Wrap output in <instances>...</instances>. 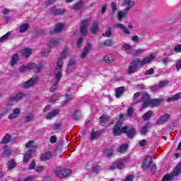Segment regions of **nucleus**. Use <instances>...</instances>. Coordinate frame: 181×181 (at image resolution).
<instances>
[{
    "instance_id": "obj_4",
    "label": "nucleus",
    "mask_w": 181,
    "mask_h": 181,
    "mask_svg": "<svg viewBox=\"0 0 181 181\" xmlns=\"http://www.w3.org/2000/svg\"><path fill=\"white\" fill-rule=\"evenodd\" d=\"M181 173V162L178 163L177 166L174 168L173 173L170 174H166L163 176L162 181H172L176 176H179Z\"/></svg>"
},
{
    "instance_id": "obj_33",
    "label": "nucleus",
    "mask_w": 181,
    "mask_h": 181,
    "mask_svg": "<svg viewBox=\"0 0 181 181\" xmlns=\"http://www.w3.org/2000/svg\"><path fill=\"white\" fill-rule=\"evenodd\" d=\"M91 33H93V35H95L97 32H98V22L95 21L93 22V24L90 28Z\"/></svg>"
},
{
    "instance_id": "obj_16",
    "label": "nucleus",
    "mask_w": 181,
    "mask_h": 181,
    "mask_svg": "<svg viewBox=\"0 0 181 181\" xmlns=\"http://www.w3.org/2000/svg\"><path fill=\"white\" fill-rule=\"evenodd\" d=\"M124 127H127L126 132H124V134H127V136L129 138H134L135 135L136 134V132L135 131V128L134 127H129L127 126H124Z\"/></svg>"
},
{
    "instance_id": "obj_36",
    "label": "nucleus",
    "mask_w": 181,
    "mask_h": 181,
    "mask_svg": "<svg viewBox=\"0 0 181 181\" xmlns=\"http://www.w3.org/2000/svg\"><path fill=\"white\" fill-rule=\"evenodd\" d=\"M103 36H105V37H111V36H112V28H107L105 33H103Z\"/></svg>"
},
{
    "instance_id": "obj_9",
    "label": "nucleus",
    "mask_w": 181,
    "mask_h": 181,
    "mask_svg": "<svg viewBox=\"0 0 181 181\" xmlns=\"http://www.w3.org/2000/svg\"><path fill=\"white\" fill-rule=\"evenodd\" d=\"M54 74L56 77V83L53 84V86L50 88L49 91L51 93H54L56 90H57V87H59V83L60 82V78H62V72L59 74V72H56V71H54Z\"/></svg>"
},
{
    "instance_id": "obj_23",
    "label": "nucleus",
    "mask_w": 181,
    "mask_h": 181,
    "mask_svg": "<svg viewBox=\"0 0 181 181\" xmlns=\"http://www.w3.org/2000/svg\"><path fill=\"white\" fill-rule=\"evenodd\" d=\"M11 139H12V136L9 134H6L5 136L3 137L2 140L0 142V144L6 145V144H9L11 142Z\"/></svg>"
},
{
    "instance_id": "obj_15",
    "label": "nucleus",
    "mask_w": 181,
    "mask_h": 181,
    "mask_svg": "<svg viewBox=\"0 0 181 181\" xmlns=\"http://www.w3.org/2000/svg\"><path fill=\"white\" fill-rule=\"evenodd\" d=\"M35 83H36L35 78H31L30 80L22 83L21 87L23 88H30V87L35 85Z\"/></svg>"
},
{
    "instance_id": "obj_40",
    "label": "nucleus",
    "mask_w": 181,
    "mask_h": 181,
    "mask_svg": "<svg viewBox=\"0 0 181 181\" xmlns=\"http://www.w3.org/2000/svg\"><path fill=\"white\" fill-rule=\"evenodd\" d=\"M175 53H181V45H176L171 51V54H175Z\"/></svg>"
},
{
    "instance_id": "obj_47",
    "label": "nucleus",
    "mask_w": 181,
    "mask_h": 181,
    "mask_svg": "<svg viewBox=\"0 0 181 181\" xmlns=\"http://www.w3.org/2000/svg\"><path fill=\"white\" fill-rule=\"evenodd\" d=\"M33 118H35L34 115H27V116L24 117V122H30V121H32V119H33Z\"/></svg>"
},
{
    "instance_id": "obj_56",
    "label": "nucleus",
    "mask_w": 181,
    "mask_h": 181,
    "mask_svg": "<svg viewBox=\"0 0 181 181\" xmlns=\"http://www.w3.org/2000/svg\"><path fill=\"white\" fill-rule=\"evenodd\" d=\"M117 169H124V163L122 161H119L116 164Z\"/></svg>"
},
{
    "instance_id": "obj_57",
    "label": "nucleus",
    "mask_w": 181,
    "mask_h": 181,
    "mask_svg": "<svg viewBox=\"0 0 181 181\" xmlns=\"http://www.w3.org/2000/svg\"><path fill=\"white\" fill-rule=\"evenodd\" d=\"M35 168H36V163L35 162V160H33L29 165V169L30 170H33V169H35Z\"/></svg>"
},
{
    "instance_id": "obj_27",
    "label": "nucleus",
    "mask_w": 181,
    "mask_h": 181,
    "mask_svg": "<svg viewBox=\"0 0 181 181\" xmlns=\"http://www.w3.org/2000/svg\"><path fill=\"white\" fill-rule=\"evenodd\" d=\"M64 25L62 23H57L55 25L54 31H52L51 33H59V32H62L64 28Z\"/></svg>"
},
{
    "instance_id": "obj_49",
    "label": "nucleus",
    "mask_w": 181,
    "mask_h": 181,
    "mask_svg": "<svg viewBox=\"0 0 181 181\" xmlns=\"http://www.w3.org/2000/svg\"><path fill=\"white\" fill-rule=\"evenodd\" d=\"M11 36V32H8L4 35L0 37V42H4V40H6Z\"/></svg>"
},
{
    "instance_id": "obj_20",
    "label": "nucleus",
    "mask_w": 181,
    "mask_h": 181,
    "mask_svg": "<svg viewBox=\"0 0 181 181\" xmlns=\"http://www.w3.org/2000/svg\"><path fill=\"white\" fill-rule=\"evenodd\" d=\"M60 114V110L59 109H54L52 111H51L49 114L47 115L46 119H52V118H54V117H57Z\"/></svg>"
},
{
    "instance_id": "obj_53",
    "label": "nucleus",
    "mask_w": 181,
    "mask_h": 181,
    "mask_svg": "<svg viewBox=\"0 0 181 181\" xmlns=\"http://www.w3.org/2000/svg\"><path fill=\"white\" fill-rule=\"evenodd\" d=\"M100 122L101 124H105V122H108V118L105 115H103L100 117Z\"/></svg>"
},
{
    "instance_id": "obj_31",
    "label": "nucleus",
    "mask_w": 181,
    "mask_h": 181,
    "mask_svg": "<svg viewBox=\"0 0 181 181\" xmlns=\"http://www.w3.org/2000/svg\"><path fill=\"white\" fill-rule=\"evenodd\" d=\"M76 64V62L74 59H69L68 62L66 73H71V71L70 70V67H74Z\"/></svg>"
},
{
    "instance_id": "obj_8",
    "label": "nucleus",
    "mask_w": 181,
    "mask_h": 181,
    "mask_svg": "<svg viewBox=\"0 0 181 181\" xmlns=\"http://www.w3.org/2000/svg\"><path fill=\"white\" fill-rule=\"evenodd\" d=\"M57 177H67L71 175V170L70 169H57L54 171Z\"/></svg>"
},
{
    "instance_id": "obj_19",
    "label": "nucleus",
    "mask_w": 181,
    "mask_h": 181,
    "mask_svg": "<svg viewBox=\"0 0 181 181\" xmlns=\"http://www.w3.org/2000/svg\"><path fill=\"white\" fill-rule=\"evenodd\" d=\"M103 62L107 64L113 63V62H115V56L111 54H107L103 57Z\"/></svg>"
},
{
    "instance_id": "obj_55",
    "label": "nucleus",
    "mask_w": 181,
    "mask_h": 181,
    "mask_svg": "<svg viewBox=\"0 0 181 181\" xmlns=\"http://www.w3.org/2000/svg\"><path fill=\"white\" fill-rule=\"evenodd\" d=\"M84 42V39L83 38V37H81L78 41H77V47L78 48L81 47V46H83V43Z\"/></svg>"
},
{
    "instance_id": "obj_46",
    "label": "nucleus",
    "mask_w": 181,
    "mask_h": 181,
    "mask_svg": "<svg viewBox=\"0 0 181 181\" xmlns=\"http://www.w3.org/2000/svg\"><path fill=\"white\" fill-rule=\"evenodd\" d=\"M29 28V25L28 24H23L20 27L19 32L21 33H23V32H26L28 30V28Z\"/></svg>"
},
{
    "instance_id": "obj_24",
    "label": "nucleus",
    "mask_w": 181,
    "mask_h": 181,
    "mask_svg": "<svg viewBox=\"0 0 181 181\" xmlns=\"http://www.w3.org/2000/svg\"><path fill=\"white\" fill-rule=\"evenodd\" d=\"M52 158V152L47 151L45 153H42L40 156V160L42 161H46V160H49V159H50Z\"/></svg>"
},
{
    "instance_id": "obj_59",
    "label": "nucleus",
    "mask_w": 181,
    "mask_h": 181,
    "mask_svg": "<svg viewBox=\"0 0 181 181\" xmlns=\"http://www.w3.org/2000/svg\"><path fill=\"white\" fill-rule=\"evenodd\" d=\"M132 42H134V43H139V37L138 35H134L132 37Z\"/></svg>"
},
{
    "instance_id": "obj_3",
    "label": "nucleus",
    "mask_w": 181,
    "mask_h": 181,
    "mask_svg": "<svg viewBox=\"0 0 181 181\" xmlns=\"http://www.w3.org/2000/svg\"><path fill=\"white\" fill-rule=\"evenodd\" d=\"M70 55V50L69 48L66 47L64 49L63 52H61L60 57L58 58V61L57 62V68L55 69L56 73L58 71V74L62 73V69L63 67V60L67 58V56Z\"/></svg>"
},
{
    "instance_id": "obj_54",
    "label": "nucleus",
    "mask_w": 181,
    "mask_h": 181,
    "mask_svg": "<svg viewBox=\"0 0 181 181\" xmlns=\"http://www.w3.org/2000/svg\"><path fill=\"white\" fill-rule=\"evenodd\" d=\"M143 100H144V103L148 101V100H151L149 95L146 92H143Z\"/></svg>"
},
{
    "instance_id": "obj_43",
    "label": "nucleus",
    "mask_w": 181,
    "mask_h": 181,
    "mask_svg": "<svg viewBox=\"0 0 181 181\" xmlns=\"http://www.w3.org/2000/svg\"><path fill=\"white\" fill-rule=\"evenodd\" d=\"M81 118V112L80 110L75 111L74 114V119L77 121V119H80Z\"/></svg>"
},
{
    "instance_id": "obj_35",
    "label": "nucleus",
    "mask_w": 181,
    "mask_h": 181,
    "mask_svg": "<svg viewBox=\"0 0 181 181\" xmlns=\"http://www.w3.org/2000/svg\"><path fill=\"white\" fill-rule=\"evenodd\" d=\"M54 15L59 16V15H63L66 13V9L64 8H57L54 11H52Z\"/></svg>"
},
{
    "instance_id": "obj_62",
    "label": "nucleus",
    "mask_w": 181,
    "mask_h": 181,
    "mask_svg": "<svg viewBox=\"0 0 181 181\" xmlns=\"http://www.w3.org/2000/svg\"><path fill=\"white\" fill-rule=\"evenodd\" d=\"M33 180H35V177L29 176L25 178L23 181H33Z\"/></svg>"
},
{
    "instance_id": "obj_26",
    "label": "nucleus",
    "mask_w": 181,
    "mask_h": 181,
    "mask_svg": "<svg viewBox=\"0 0 181 181\" xmlns=\"http://www.w3.org/2000/svg\"><path fill=\"white\" fill-rule=\"evenodd\" d=\"M112 45H114V41H112V40H106L105 41L102 42L100 44V47H110V46H112Z\"/></svg>"
},
{
    "instance_id": "obj_30",
    "label": "nucleus",
    "mask_w": 181,
    "mask_h": 181,
    "mask_svg": "<svg viewBox=\"0 0 181 181\" xmlns=\"http://www.w3.org/2000/svg\"><path fill=\"white\" fill-rule=\"evenodd\" d=\"M83 5H84V1H83V0H81L76 4H74L73 8L74 9V11H80V9H81V8L83 7Z\"/></svg>"
},
{
    "instance_id": "obj_7",
    "label": "nucleus",
    "mask_w": 181,
    "mask_h": 181,
    "mask_svg": "<svg viewBox=\"0 0 181 181\" xmlns=\"http://www.w3.org/2000/svg\"><path fill=\"white\" fill-rule=\"evenodd\" d=\"M163 99H150L148 100H146L145 103H143L142 108H146L148 105L158 107V105H160V103H163Z\"/></svg>"
},
{
    "instance_id": "obj_41",
    "label": "nucleus",
    "mask_w": 181,
    "mask_h": 181,
    "mask_svg": "<svg viewBox=\"0 0 181 181\" xmlns=\"http://www.w3.org/2000/svg\"><path fill=\"white\" fill-rule=\"evenodd\" d=\"M127 149H128V144H122L120 146L118 152H119V153H124Z\"/></svg>"
},
{
    "instance_id": "obj_63",
    "label": "nucleus",
    "mask_w": 181,
    "mask_h": 181,
    "mask_svg": "<svg viewBox=\"0 0 181 181\" xmlns=\"http://www.w3.org/2000/svg\"><path fill=\"white\" fill-rule=\"evenodd\" d=\"M132 180H134V176L132 175L127 176L124 180V181H132Z\"/></svg>"
},
{
    "instance_id": "obj_64",
    "label": "nucleus",
    "mask_w": 181,
    "mask_h": 181,
    "mask_svg": "<svg viewBox=\"0 0 181 181\" xmlns=\"http://www.w3.org/2000/svg\"><path fill=\"white\" fill-rule=\"evenodd\" d=\"M175 67L177 70H180L181 69V60L177 62Z\"/></svg>"
},
{
    "instance_id": "obj_48",
    "label": "nucleus",
    "mask_w": 181,
    "mask_h": 181,
    "mask_svg": "<svg viewBox=\"0 0 181 181\" xmlns=\"http://www.w3.org/2000/svg\"><path fill=\"white\" fill-rule=\"evenodd\" d=\"M113 153L114 151H112V148H107L105 151V155H106L107 158H111Z\"/></svg>"
},
{
    "instance_id": "obj_25",
    "label": "nucleus",
    "mask_w": 181,
    "mask_h": 181,
    "mask_svg": "<svg viewBox=\"0 0 181 181\" xmlns=\"http://www.w3.org/2000/svg\"><path fill=\"white\" fill-rule=\"evenodd\" d=\"M18 60H19V55L18 54H14L11 57V61L10 63L11 67H13V66L16 65Z\"/></svg>"
},
{
    "instance_id": "obj_32",
    "label": "nucleus",
    "mask_w": 181,
    "mask_h": 181,
    "mask_svg": "<svg viewBox=\"0 0 181 181\" xmlns=\"http://www.w3.org/2000/svg\"><path fill=\"white\" fill-rule=\"evenodd\" d=\"M125 91V88L124 87H119L116 90L115 97L116 98H119L122 94H124V92Z\"/></svg>"
},
{
    "instance_id": "obj_2",
    "label": "nucleus",
    "mask_w": 181,
    "mask_h": 181,
    "mask_svg": "<svg viewBox=\"0 0 181 181\" xmlns=\"http://www.w3.org/2000/svg\"><path fill=\"white\" fill-rule=\"evenodd\" d=\"M123 6H127V7L123 11H119L117 15L118 21H122L123 18H125V16L128 15V12H129V9L135 6V1L124 0Z\"/></svg>"
},
{
    "instance_id": "obj_44",
    "label": "nucleus",
    "mask_w": 181,
    "mask_h": 181,
    "mask_svg": "<svg viewBox=\"0 0 181 181\" xmlns=\"http://www.w3.org/2000/svg\"><path fill=\"white\" fill-rule=\"evenodd\" d=\"M149 129V126L148 124L144 126L141 130V135H146V132Z\"/></svg>"
},
{
    "instance_id": "obj_61",
    "label": "nucleus",
    "mask_w": 181,
    "mask_h": 181,
    "mask_svg": "<svg viewBox=\"0 0 181 181\" xmlns=\"http://www.w3.org/2000/svg\"><path fill=\"white\" fill-rule=\"evenodd\" d=\"M28 70V68L26 66H22L19 68V71L20 73H25Z\"/></svg>"
},
{
    "instance_id": "obj_10",
    "label": "nucleus",
    "mask_w": 181,
    "mask_h": 181,
    "mask_svg": "<svg viewBox=\"0 0 181 181\" xmlns=\"http://www.w3.org/2000/svg\"><path fill=\"white\" fill-rule=\"evenodd\" d=\"M169 119H170V115L165 114L160 117V118L157 119V125H163V124H166V122H169Z\"/></svg>"
},
{
    "instance_id": "obj_17",
    "label": "nucleus",
    "mask_w": 181,
    "mask_h": 181,
    "mask_svg": "<svg viewBox=\"0 0 181 181\" xmlns=\"http://www.w3.org/2000/svg\"><path fill=\"white\" fill-rule=\"evenodd\" d=\"M90 50H91V44L88 43L85 46V47L81 54V58L85 59L86 57H87V54H88V53H90Z\"/></svg>"
},
{
    "instance_id": "obj_51",
    "label": "nucleus",
    "mask_w": 181,
    "mask_h": 181,
    "mask_svg": "<svg viewBox=\"0 0 181 181\" xmlns=\"http://www.w3.org/2000/svg\"><path fill=\"white\" fill-rule=\"evenodd\" d=\"M155 73V69L153 68H151L150 69L146 71L144 73V76H151Z\"/></svg>"
},
{
    "instance_id": "obj_42",
    "label": "nucleus",
    "mask_w": 181,
    "mask_h": 181,
    "mask_svg": "<svg viewBox=\"0 0 181 181\" xmlns=\"http://www.w3.org/2000/svg\"><path fill=\"white\" fill-rule=\"evenodd\" d=\"M14 168H16V163L15 162V160H11L8 162V170H11V169H14Z\"/></svg>"
},
{
    "instance_id": "obj_21",
    "label": "nucleus",
    "mask_w": 181,
    "mask_h": 181,
    "mask_svg": "<svg viewBox=\"0 0 181 181\" xmlns=\"http://www.w3.org/2000/svg\"><path fill=\"white\" fill-rule=\"evenodd\" d=\"M33 153V151L32 149H29L23 156V163H28L29 162V159L32 158V155Z\"/></svg>"
},
{
    "instance_id": "obj_11",
    "label": "nucleus",
    "mask_w": 181,
    "mask_h": 181,
    "mask_svg": "<svg viewBox=\"0 0 181 181\" xmlns=\"http://www.w3.org/2000/svg\"><path fill=\"white\" fill-rule=\"evenodd\" d=\"M28 70H32L33 69H37V73H40L42 69H43V65H37L35 62L28 63L26 66Z\"/></svg>"
},
{
    "instance_id": "obj_22",
    "label": "nucleus",
    "mask_w": 181,
    "mask_h": 181,
    "mask_svg": "<svg viewBox=\"0 0 181 181\" xmlns=\"http://www.w3.org/2000/svg\"><path fill=\"white\" fill-rule=\"evenodd\" d=\"M115 28H117V29H122V30L124 31V35H130L131 32L127 27L124 26V24L122 23H117L115 25Z\"/></svg>"
},
{
    "instance_id": "obj_1",
    "label": "nucleus",
    "mask_w": 181,
    "mask_h": 181,
    "mask_svg": "<svg viewBox=\"0 0 181 181\" xmlns=\"http://www.w3.org/2000/svg\"><path fill=\"white\" fill-rule=\"evenodd\" d=\"M156 58V55L152 53L148 57H144L143 59L141 58H136L134 60L132 61L129 64V68L127 70V74H134L138 70V66L142 67L145 66V64H148L153 60V59Z\"/></svg>"
},
{
    "instance_id": "obj_60",
    "label": "nucleus",
    "mask_w": 181,
    "mask_h": 181,
    "mask_svg": "<svg viewBox=\"0 0 181 181\" xmlns=\"http://www.w3.org/2000/svg\"><path fill=\"white\" fill-rule=\"evenodd\" d=\"M161 63L165 64V66H168L169 64V58H163L161 59Z\"/></svg>"
},
{
    "instance_id": "obj_52",
    "label": "nucleus",
    "mask_w": 181,
    "mask_h": 181,
    "mask_svg": "<svg viewBox=\"0 0 181 181\" xmlns=\"http://www.w3.org/2000/svg\"><path fill=\"white\" fill-rule=\"evenodd\" d=\"M141 53H144V49H138L134 51L133 56H139Z\"/></svg>"
},
{
    "instance_id": "obj_50",
    "label": "nucleus",
    "mask_w": 181,
    "mask_h": 181,
    "mask_svg": "<svg viewBox=\"0 0 181 181\" xmlns=\"http://www.w3.org/2000/svg\"><path fill=\"white\" fill-rule=\"evenodd\" d=\"M150 90L153 93H156V91H158V90H160V88L159 85L157 84V85H154L153 86H151Z\"/></svg>"
},
{
    "instance_id": "obj_34",
    "label": "nucleus",
    "mask_w": 181,
    "mask_h": 181,
    "mask_svg": "<svg viewBox=\"0 0 181 181\" xmlns=\"http://www.w3.org/2000/svg\"><path fill=\"white\" fill-rule=\"evenodd\" d=\"M97 136H100V132H95V130L93 129L90 132V139L94 141V139H97Z\"/></svg>"
},
{
    "instance_id": "obj_28",
    "label": "nucleus",
    "mask_w": 181,
    "mask_h": 181,
    "mask_svg": "<svg viewBox=\"0 0 181 181\" xmlns=\"http://www.w3.org/2000/svg\"><path fill=\"white\" fill-rule=\"evenodd\" d=\"M180 97H181V93H178L171 96L170 98H168L166 100V101H167V103L176 101L177 100H179V98H180Z\"/></svg>"
},
{
    "instance_id": "obj_58",
    "label": "nucleus",
    "mask_w": 181,
    "mask_h": 181,
    "mask_svg": "<svg viewBox=\"0 0 181 181\" xmlns=\"http://www.w3.org/2000/svg\"><path fill=\"white\" fill-rule=\"evenodd\" d=\"M111 8H112V13H115V12H117V3L114 2V3H112V6H111Z\"/></svg>"
},
{
    "instance_id": "obj_12",
    "label": "nucleus",
    "mask_w": 181,
    "mask_h": 181,
    "mask_svg": "<svg viewBox=\"0 0 181 181\" xmlns=\"http://www.w3.org/2000/svg\"><path fill=\"white\" fill-rule=\"evenodd\" d=\"M12 156V151H11V146L9 145H5L4 147V151L1 154V158H9Z\"/></svg>"
},
{
    "instance_id": "obj_5",
    "label": "nucleus",
    "mask_w": 181,
    "mask_h": 181,
    "mask_svg": "<svg viewBox=\"0 0 181 181\" xmlns=\"http://www.w3.org/2000/svg\"><path fill=\"white\" fill-rule=\"evenodd\" d=\"M122 120H119L113 127V135L115 136H118V135H121V134H124V132H127V127H123L121 128L122 125Z\"/></svg>"
},
{
    "instance_id": "obj_38",
    "label": "nucleus",
    "mask_w": 181,
    "mask_h": 181,
    "mask_svg": "<svg viewBox=\"0 0 181 181\" xmlns=\"http://www.w3.org/2000/svg\"><path fill=\"white\" fill-rule=\"evenodd\" d=\"M152 115H153V112L152 111H148L143 115V119H144V121H148Z\"/></svg>"
},
{
    "instance_id": "obj_6",
    "label": "nucleus",
    "mask_w": 181,
    "mask_h": 181,
    "mask_svg": "<svg viewBox=\"0 0 181 181\" xmlns=\"http://www.w3.org/2000/svg\"><path fill=\"white\" fill-rule=\"evenodd\" d=\"M26 97V93L19 92L15 96H10L7 99V105H13V101H21Z\"/></svg>"
},
{
    "instance_id": "obj_29",
    "label": "nucleus",
    "mask_w": 181,
    "mask_h": 181,
    "mask_svg": "<svg viewBox=\"0 0 181 181\" xmlns=\"http://www.w3.org/2000/svg\"><path fill=\"white\" fill-rule=\"evenodd\" d=\"M22 54L24 57L28 59V57H30V54H32V49L30 48H25L22 50Z\"/></svg>"
},
{
    "instance_id": "obj_45",
    "label": "nucleus",
    "mask_w": 181,
    "mask_h": 181,
    "mask_svg": "<svg viewBox=\"0 0 181 181\" xmlns=\"http://www.w3.org/2000/svg\"><path fill=\"white\" fill-rule=\"evenodd\" d=\"M127 115L130 118H132V117H134V107H130L127 109Z\"/></svg>"
},
{
    "instance_id": "obj_13",
    "label": "nucleus",
    "mask_w": 181,
    "mask_h": 181,
    "mask_svg": "<svg viewBox=\"0 0 181 181\" xmlns=\"http://www.w3.org/2000/svg\"><path fill=\"white\" fill-rule=\"evenodd\" d=\"M90 22V19H85L81 22V33L82 36L87 35V25Z\"/></svg>"
},
{
    "instance_id": "obj_18",
    "label": "nucleus",
    "mask_w": 181,
    "mask_h": 181,
    "mask_svg": "<svg viewBox=\"0 0 181 181\" xmlns=\"http://www.w3.org/2000/svg\"><path fill=\"white\" fill-rule=\"evenodd\" d=\"M19 115H21V109L16 107L13 109V112L8 115V119H15V118H18Z\"/></svg>"
},
{
    "instance_id": "obj_39",
    "label": "nucleus",
    "mask_w": 181,
    "mask_h": 181,
    "mask_svg": "<svg viewBox=\"0 0 181 181\" xmlns=\"http://www.w3.org/2000/svg\"><path fill=\"white\" fill-rule=\"evenodd\" d=\"M168 84H169V81L163 80L158 83V86L160 87V89H161L166 87V86H168Z\"/></svg>"
},
{
    "instance_id": "obj_37",
    "label": "nucleus",
    "mask_w": 181,
    "mask_h": 181,
    "mask_svg": "<svg viewBox=\"0 0 181 181\" xmlns=\"http://www.w3.org/2000/svg\"><path fill=\"white\" fill-rule=\"evenodd\" d=\"M49 47H56V46H59V41L54 40V38H52L49 43Z\"/></svg>"
},
{
    "instance_id": "obj_14",
    "label": "nucleus",
    "mask_w": 181,
    "mask_h": 181,
    "mask_svg": "<svg viewBox=\"0 0 181 181\" xmlns=\"http://www.w3.org/2000/svg\"><path fill=\"white\" fill-rule=\"evenodd\" d=\"M151 163H152V157L151 156H147L141 167L143 170H148L149 166H151Z\"/></svg>"
}]
</instances>
